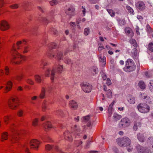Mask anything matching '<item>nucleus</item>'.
<instances>
[{
  "mask_svg": "<svg viewBox=\"0 0 153 153\" xmlns=\"http://www.w3.org/2000/svg\"><path fill=\"white\" fill-rule=\"evenodd\" d=\"M27 44V41L25 40L18 41L16 45H14L12 50L13 54V59L12 62L16 64H20L22 61L26 60V57L21 55L20 53H25L29 51L28 46H25Z\"/></svg>",
  "mask_w": 153,
  "mask_h": 153,
  "instance_id": "1",
  "label": "nucleus"
},
{
  "mask_svg": "<svg viewBox=\"0 0 153 153\" xmlns=\"http://www.w3.org/2000/svg\"><path fill=\"white\" fill-rule=\"evenodd\" d=\"M13 117L12 116H5L4 117V120L6 124H8L9 123H11L10 128V130L12 132L17 134L23 133V130L18 129L17 126L12 123L13 121Z\"/></svg>",
  "mask_w": 153,
  "mask_h": 153,
  "instance_id": "2",
  "label": "nucleus"
},
{
  "mask_svg": "<svg viewBox=\"0 0 153 153\" xmlns=\"http://www.w3.org/2000/svg\"><path fill=\"white\" fill-rule=\"evenodd\" d=\"M135 68L136 65L133 60L130 59H128L126 62L124 70L126 72H131L134 70Z\"/></svg>",
  "mask_w": 153,
  "mask_h": 153,
  "instance_id": "3",
  "label": "nucleus"
},
{
  "mask_svg": "<svg viewBox=\"0 0 153 153\" xmlns=\"http://www.w3.org/2000/svg\"><path fill=\"white\" fill-rule=\"evenodd\" d=\"M116 140L117 144L121 147H127L131 144V140L127 137L118 138Z\"/></svg>",
  "mask_w": 153,
  "mask_h": 153,
  "instance_id": "4",
  "label": "nucleus"
},
{
  "mask_svg": "<svg viewBox=\"0 0 153 153\" xmlns=\"http://www.w3.org/2000/svg\"><path fill=\"white\" fill-rule=\"evenodd\" d=\"M10 108L13 109L16 108L18 105V101L16 97H11L8 102Z\"/></svg>",
  "mask_w": 153,
  "mask_h": 153,
  "instance_id": "5",
  "label": "nucleus"
},
{
  "mask_svg": "<svg viewBox=\"0 0 153 153\" xmlns=\"http://www.w3.org/2000/svg\"><path fill=\"white\" fill-rule=\"evenodd\" d=\"M139 111L142 113H145L149 112L150 110L149 106L146 103H140L137 106Z\"/></svg>",
  "mask_w": 153,
  "mask_h": 153,
  "instance_id": "6",
  "label": "nucleus"
},
{
  "mask_svg": "<svg viewBox=\"0 0 153 153\" xmlns=\"http://www.w3.org/2000/svg\"><path fill=\"white\" fill-rule=\"evenodd\" d=\"M82 90L85 93H89L91 92L92 89V86L87 82H82L80 84Z\"/></svg>",
  "mask_w": 153,
  "mask_h": 153,
  "instance_id": "7",
  "label": "nucleus"
},
{
  "mask_svg": "<svg viewBox=\"0 0 153 153\" xmlns=\"http://www.w3.org/2000/svg\"><path fill=\"white\" fill-rule=\"evenodd\" d=\"M131 124L130 120L127 117L122 118L119 123V126L120 128H126L129 126Z\"/></svg>",
  "mask_w": 153,
  "mask_h": 153,
  "instance_id": "8",
  "label": "nucleus"
},
{
  "mask_svg": "<svg viewBox=\"0 0 153 153\" xmlns=\"http://www.w3.org/2000/svg\"><path fill=\"white\" fill-rule=\"evenodd\" d=\"M136 149L138 153H151L148 148H144L139 145L137 146Z\"/></svg>",
  "mask_w": 153,
  "mask_h": 153,
  "instance_id": "9",
  "label": "nucleus"
},
{
  "mask_svg": "<svg viewBox=\"0 0 153 153\" xmlns=\"http://www.w3.org/2000/svg\"><path fill=\"white\" fill-rule=\"evenodd\" d=\"M135 120L136 123L134 124L133 129V130L136 131L137 130L138 128H140L141 126V124L140 122L142 120V119L139 116H137L135 117Z\"/></svg>",
  "mask_w": 153,
  "mask_h": 153,
  "instance_id": "10",
  "label": "nucleus"
},
{
  "mask_svg": "<svg viewBox=\"0 0 153 153\" xmlns=\"http://www.w3.org/2000/svg\"><path fill=\"white\" fill-rule=\"evenodd\" d=\"M10 27L8 22L4 20H2L0 22V29L3 31L8 30Z\"/></svg>",
  "mask_w": 153,
  "mask_h": 153,
  "instance_id": "11",
  "label": "nucleus"
},
{
  "mask_svg": "<svg viewBox=\"0 0 153 153\" xmlns=\"http://www.w3.org/2000/svg\"><path fill=\"white\" fill-rule=\"evenodd\" d=\"M40 143L37 140H32L30 142V147L31 149L37 150L39 147Z\"/></svg>",
  "mask_w": 153,
  "mask_h": 153,
  "instance_id": "12",
  "label": "nucleus"
},
{
  "mask_svg": "<svg viewBox=\"0 0 153 153\" xmlns=\"http://www.w3.org/2000/svg\"><path fill=\"white\" fill-rule=\"evenodd\" d=\"M82 121L86 124L87 126L90 128L92 127V125L91 124L90 120V116L89 115L83 117L82 119Z\"/></svg>",
  "mask_w": 153,
  "mask_h": 153,
  "instance_id": "13",
  "label": "nucleus"
},
{
  "mask_svg": "<svg viewBox=\"0 0 153 153\" xmlns=\"http://www.w3.org/2000/svg\"><path fill=\"white\" fill-rule=\"evenodd\" d=\"M42 126L44 130L46 131H50L53 128L51 123L48 121L43 123Z\"/></svg>",
  "mask_w": 153,
  "mask_h": 153,
  "instance_id": "14",
  "label": "nucleus"
},
{
  "mask_svg": "<svg viewBox=\"0 0 153 153\" xmlns=\"http://www.w3.org/2000/svg\"><path fill=\"white\" fill-rule=\"evenodd\" d=\"M135 5L137 8L140 11L143 10L146 7L145 4L143 2L141 1L136 2Z\"/></svg>",
  "mask_w": 153,
  "mask_h": 153,
  "instance_id": "15",
  "label": "nucleus"
},
{
  "mask_svg": "<svg viewBox=\"0 0 153 153\" xmlns=\"http://www.w3.org/2000/svg\"><path fill=\"white\" fill-rule=\"evenodd\" d=\"M99 61L102 66H104L106 64V58L105 56H102L101 55H98Z\"/></svg>",
  "mask_w": 153,
  "mask_h": 153,
  "instance_id": "16",
  "label": "nucleus"
},
{
  "mask_svg": "<svg viewBox=\"0 0 153 153\" xmlns=\"http://www.w3.org/2000/svg\"><path fill=\"white\" fill-rule=\"evenodd\" d=\"M69 105L70 108L74 110L77 109L78 107L76 102L74 100H71L69 102Z\"/></svg>",
  "mask_w": 153,
  "mask_h": 153,
  "instance_id": "17",
  "label": "nucleus"
},
{
  "mask_svg": "<svg viewBox=\"0 0 153 153\" xmlns=\"http://www.w3.org/2000/svg\"><path fill=\"white\" fill-rule=\"evenodd\" d=\"M126 34L130 37H132L134 36V33L131 29L129 27H126L125 30Z\"/></svg>",
  "mask_w": 153,
  "mask_h": 153,
  "instance_id": "18",
  "label": "nucleus"
},
{
  "mask_svg": "<svg viewBox=\"0 0 153 153\" xmlns=\"http://www.w3.org/2000/svg\"><path fill=\"white\" fill-rule=\"evenodd\" d=\"M13 83L11 81H8L7 83L4 93L7 92L11 89L12 87Z\"/></svg>",
  "mask_w": 153,
  "mask_h": 153,
  "instance_id": "19",
  "label": "nucleus"
},
{
  "mask_svg": "<svg viewBox=\"0 0 153 153\" xmlns=\"http://www.w3.org/2000/svg\"><path fill=\"white\" fill-rule=\"evenodd\" d=\"M127 99L128 102L130 104H134L135 103V98L131 95H128L127 97Z\"/></svg>",
  "mask_w": 153,
  "mask_h": 153,
  "instance_id": "20",
  "label": "nucleus"
},
{
  "mask_svg": "<svg viewBox=\"0 0 153 153\" xmlns=\"http://www.w3.org/2000/svg\"><path fill=\"white\" fill-rule=\"evenodd\" d=\"M56 69V68L54 67L51 71V79L52 82H53L54 79L56 78V76L55 75Z\"/></svg>",
  "mask_w": 153,
  "mask_h": 153,
  "instance_id": "21",
  "label": "nucleus"
},
{
  "mask_svg": "<svg viewBox=\"0 0 153 153\" xmlns=\"http://www.w3.org/2000/svg\"><path fill=\"white\" fill-rule=\"evenodd\" d=\"M23 78V76L22 75H17L14 78V79L13 80V82L14 84H16L17 83V82H16L15 81V79L18 82H20L21 80Z\"/></svg>",
  "mask_w": 153,
  "mask_h": 153,
  "instance_id": "22",
  "label": "nucleus"
},
{
  "mask_svg": "<svg viewBox=\"0 0 153 153\" xmlns=\"http://www.w3.org/2000/svg\"><path fill=\"white\" fill-rule=\"evenodd\" d=\"M74 9L73 7H71L69 8L67 10L65 13L67 15L72 16L74 14Z\"/></svg>",
  "mask_w": 153,
  "mask_h": 153,
  "instance_id": "23",
  "label": "nucleus"
},
{
  "mask_svg": "<svg viewBox=\"0 0 153 153\" xmlns=\"http://www.w3.org/2000/svg\"><path fill=\"white\" fill-rule=\"evenodd\" d=\"M45 89L44 87L42 88L41 92L39 95V97L41 99L44 98L45 96Z\"/></svg>",
  "mask_w": 153,
  "mask_h": 153,
  "instance_id": "24",
  "label": "nucleus"
},
{
  "mask_svg": "<svg viewBox=\"0 0 153 153\" xmlns=\"http://www.w3.org/2000/svg\"><path fill=\"white\" fill-rule=\"evenodd\" d=\"M58 61L62 59L63 58V56L62 53L61 52H58L56 56L55 57Z\"/></svg>",
  "mask_w": 153,
  "mask_h": 153,
  "instance_id": "25",
  "label": "nucleus"
},
{
  "mask_svg": "<svg viewBox=\"0 0 153 153\" xmlns=\"http://www.w3.org/2000/svg\"><path fill=\"white\" fill-rule=\"evenodd\" d=\"M138 86L141 89H144L146 88V85L144 82L142 81L139 82Z\"/></svg>",
  "mask_w": 153,
  "mask_h": 153,
  "instance_id": "26",
  "label": "nucleus"
},
{
  "mask_svg": "<svg viewBox=\"0 0 153 153\" xmlns=\"http://www.w3.org/2000/svg\"><path fill=\"white\" fill-rule=\"evenodd\" d=\"M34 78L35 80L37 82L40 83L42 81L41 77L39 75L36 74L34 76Z\"/></svg>",
  "mask_w": 153,
  "mask_h": 153,
  "instance_id": "27",
  "label": "nucleus"
},
{
  "mask_svg": "<svg viewBox=\"0 0 153 153\" xmlns=\"http://www.w3.org/2000/svg\"><path fill=\"white\" fill-rule=\"evenodd\" d=\"M137 138L138 140L141 142H143L145 140V138L144 137L143 134H138Z\"/></svg>",
  "mask_w": 153,
  "mask_h": 153,
  "instance_id": "28",
  "label": "nucleus"
},
{
  "mask_svg": "<svg viewBox=\"0 0 153 153\" xmlns=\"http://www.w3.org/2000/svg\"><path fill=\"white\" fill-rule=\"evenodd\" d=\"M113 117L115 120H119L122 117V116L116 113H114Z\"/></svg>",
  "mask_w": 153,
  "mask_h": 153,
  "instance_id": "29",
  "label": "nucleus"
},
{
  "mask_svg": "<svg viewBox=\"0 0 153 153\" xmlns=\"http://www.w3.org/2000/svg\"><path fill=\"white\" fill-rule=\"evenodd\" d=\"M47 105L46 101L45 100H44L42 105V108L43 111H45L46 110L47 108Z\"/></svg>",
  "mask_w": 153,
  "mask_h": 153,
  "instance_id": "30",
  "label": "nucleus"
},
{
  "mask_svg": "<svg viewBox=\"0 0 153 153\" xmlns=\"http://www.w3.org/2000/svg\"><path fill=\"white\" fill-rule=\"evenodd\" d=\"M39 119L38 118L34 119L32 121V125L33 126H36L38 125Z\"/></svg>",
  "mask_w": 153,
  "mask_h": 153,
  "instance_id": "31",
  "label": "nucleus"
},
{
  "mask_svg": "<svg viewBox=\"0 0 153 153\" xmlns=\"http://www.w3.org/2000/svg\"><path fill=\"white\" fill-rule=\"evenodd\" d=\"M65 139L70 141H71L72 140V138L71 135V134H65Z\"/></svg>",
  "mask_w": 153,
  "mask_h": 153,
  "instance_id": "32",
  "label": "nucleus"
},
{
  "mask_svg": "<svg viewBox=\"0 0 153 153\" xmlns=\"http://www.w3.org/2000/svg\"><path fill=\"white\" fill-rule=\"evenodd\" d=\"M48 64V63L44 60L42 59L41 61L40 62V66H43L44 67L47 66Z\"/></svg>",
  "mask_w": 153,
  "mask_h": 153,
  "instance_id": "33",
  "label": "nucleus"
},
{
  "mask_svg": "<svg viewBox=\"0 0 153 153\" xmlns=\"http://www.w3.org/2000/svg\"><path fill=\"white\" fill-rule=\"evenodd\" d=\"M71 131H77L78 132L79 131V128L76 125L73 126L71 127Z\"/></svg>",
  "mask_w": 153,
  "mask_h": 153,
  "instance_id": "34",
  "label": "nucleus"
},
{
  "mask_svg": "<svg viewBox=\"0 0 153 153\" xmlns=\"http://www.w3.org/2000/svg\"><path fill=\"white\" fill-rule=\"evenodd\" d=\"M51 71V69L49 68H48L47 69L45 73V77H49L50 76Z\"/></svg>",
  "mask_w": 153,
  "mask_h": 153,
  "instance_id": "35",
  "label": "nucleus"
},
{
  "mask_svg": "<svg viewBox=\"0 0 153 153\" xmlns=\"http://www.w3.org/2000/svg\"><path fill=\"white\" fill-rule=\"evenodd\" d=\"M56 45L55 43H51L49 45V48L50 49L55 48L56 47Z\"/></svg>",
  "mask_w": 153,
  "mask_h": 153,
  "instance_id": "36",
  "label": "nucleus"
},
{
  "mask_svg": "<svg viewBox=\"0 0 153 153\" xmlns=\"http://www.w3.org/2000/svg\"><path fill=\"white\" fill-rule=\"evenodd\" d=\"M90 29L88 28H85L84 30V34L87 36L90 33Z\"/></svg>",
  "mask_w": 153,
  "mask_h": 153,
  "instance_id": "37",
  "label": "nucleus"
},
{
  "mask_svg": "<svg viewBox=\"0 0 153 153\" xmlns=\"http://www.w3.org/2000/svg\"><path fill=\"white\" fill-rule=\"evenodd\" d=\"M24 114V111L22 109H19L17 112L18 116L19 117H22Z\"/></svg>",
  "mask_w": 153,
  "mask_h": 153,
  "instance_id": "38",
  "label": "nucleus"
},
{
  "mask_svg": "<svg viewBox=\"0 0 153 153\" xmlns=\"http://www.w3.org/2000/svg\"><path fill=\"white\" fill-rule=\"evenodd\" d=\"M25 81L27 83L30 85H33L34 84L33 81L30 79L28 78L26 79Z\"/></svg>",
  "mask_w": 153,
  "mask_h": 153,
  "instance_id": "39",
  "label": "nucleus"
},
{
  "mask_svg": "<svg viewBox=\"0 0 153 153\" xmlns=\"http://www.w3.org/2000/svg\"><path fill=\"white\" fill-rule=\"evenodd\" d=\"M63 67L62 65H58L57 69L59 73H61L63 70Z\"/></svg>",
  "mask_w": 153,
  "mask_h": 153,
  "instance_id": "40",
  "label": "nucleus"
},
{
  "mask_svg": "<svg viewBox=\"0 0 153 153\" xmlns=\"http://www.w3.org/2000/svg\"><path fill=\"white\" fill-rule=\"evenodd\" d=\"M98 69L96 67H94L93 68L92 70V72L93 74H97L98 72Z\"/></svg>",
  "mask_w": 153,
  "mask_h": 153,
  "instance_id": "41",
  "label": "nucleus"
},
{
  "mask_svg": "<svg viewBox=\"0 0 153 153\" xmlns=\"http://www.w3.org/2000/svg\"><path fill=\"white\" fill-rule=\"evenodd\" d=\"M130 43L131 44L133 45L136 47L137 46V44L135 40L134 39H131L130 40Z\"/></svg>",
  "mask_w": 153,
  "mask_h": 153,
  "instance_id": "42",
  "label": "nucleus"
},
{
  "mask_svg": "<svg viewBox=\"0 0 153 153\" xmlns=\"http://www.w3.org/2000/svg\"><path fill=\"white\" fill-rule=\"evenodd\" d=\"M126 8L127 10H128V12L130 13L131 14H134V11L133 9L130 6H126Z\"/></svg>",
  "mask_w": 153,
  "mask_h": 153,
  "instance_id": "43",
  "label": "nucleus"
},
{
  "mask_svg": "<svg viewBox=\"0 0 153 153\" xmlns=\"http://www.w3.org/2000/svg\"><path fill=\"white\" fill-rule=\"evenodd\" d=\"M112 106L111 105H110L108 109V112L109 113L108 116L110 117L111 116L112 114L111 110L112 108Z\"/></svg>",
  "mask_w": 153,
  "mask_h": 153,
  "instance_id": "44",
  "label": "nucleus"
},
{
  "mask_svg": "<svg viewBox=\"0 0 153 153\" xmlns=\"http://www.w3.org/2000/svg\"><path fill=\"white\" fill-rule=\"evenodd\" d=\"M107 11L111 16H115V13L112 10L108 9L107 10Z\"/></svg>",
  "mask_w": 153,
  "mask_h": 153,
  "instance_id": "45",
  "label": "nucleus"
},
{
  "mask_svg": "<svg viewBox=\"0 0 153 153\" xmlns=\"http://www.w3.org/2000/svg\"><path fill=\"white\" fill-rule=\"evenodd\" d=\"M64 61L65 63L68 64H70L72 63L71 59L68 58H65L64 59Z\"/></svg>",
  "mask_w": 153,
  "mask_h": 153,
  "instance_id": "46",
  "label": "nucleus"
},
{
  "mask_svg": "<svg viewBox=\"0 0 153 153\" xmlns=\"http://www.w3.org/2000/svg\"><path fill=\"white\" fill-rule=\"evenodd\" d=\"M118 23L121 26L124 25L125 24V21L124 19H120L118 20Z\"/></svg>",
  "mask_w": 153,
  "mask_h": 153,
  "instance_id": "47",
  "label": "nucleus"
},
{
  "mask_svg": "<svg viewBox=\"0 0 153 153\" xmlns=\"http://www.w3.org/2000/svg\"><path fill=\"white\" fill-rule=\"evenodd\" d=\"M99 46L98 48V50L99 52H101L102 50L104 49V47L102 44L100 43L99 44Z\"/></svg>",
  "mask_w": 153,
  "mask_h": 153,
  "instance_id": "48",
  "label": "nucleus"
},
{
  "mask_svg": "<svg viewBox=\"0 0 153 153\" xmlns=\"http://www.w3.org/2000/svg\"><path fill=\"white\" fill-rule=\"evenodd\" d=\"M7 134H1V140L3 141L4 140H6L7 139Z\"/></svg>",
  "mask_w": 153,
  "mask_h": 153,
  "instance_id": "49",
  "label": "nucleus"
},
{
  "mask_svg": "<svg viewBox=\"0 0 153 153\" xmlns=\"http://www.w3.org/2000/svg\"><path fill=\"white\" fill-rule=\"evenodd\" d=\"M63 113V111L61 109L58 110L56 111L57 114L59 115L61 117L63 116L62 115Z\"/></svg>",
  "mask_w": 153,
  "mask_h": 153,
  "instance_id": "50",
  "label": "nucleus"
},
{
  "mask_svg": "<svg viewBox=\"0 0 153 153\" xmlns=\"http://www.w3.org/2000/svg\"><path fill=\"white\" fill-rule=\"evenodd\" d=\"M149 86V89L151 91L153 92V81H150Z\"/></svg>",
  "mask_w": 153,
  "mask_h": 153,
  "instance_id": "51",
  "label": "nucleus"
},
{
  "mask_svg": "<svg viewBox=\"0 0 153 153\" xmlns=\"http://www.w3.org/2000/svg\"><path fill=\"white\" fill-rule=\"evenodd\" d=\"M52 148V146L48 144L45 146V149L47 151L50 150Z\"/></svg>",
  "mask_w": 153,
  "mask_h": 153,
  "instance_id": "52",
  "label": "nucleus"
},
{
  "mask_svg": "<svg viewBox=\"0 0 153 153\" xmlns=\"http://www.w3.org/2000/svg\"><path fill=\"white\" fill-rule=\"evenodd\" d=\"M107 95L108 98H110L111 97L112 92L111 90L109 89L107 91Z\"/></svg>",
  "mask_w": 153,
  "mask_h": 153,
  "instance_id": "53",
  "label": "nucleus"
},
{
  "mask_svg": "<svg viewBox=\"0 0 153 153\" xmlns=\"http://www.w3.org/2000/svg\"><path fill=\"white\" fill-rule=\"evenodd\" d=\"M58 1L56 0H53L50 2V4L52 6L56 4L58 2Z\"/></svg>",
  "mask_w": 153,
  "mask_h": 153,
  "instance_id": "54",
  "label": "nucleus"
},
{
  "mask_svg": "<svg viewBox=\"0 0 153 153\" xmlns=\"http://www.w3.org/2000/svg\"><path fill=\"white\" fill-rule=\"evenodd\" d=\"M149 48L150 51L153 52V43H151L149 44Z\"/></svg>",
  "mask_w": 153,
  "mask_h": 153,
  "instance_id": "55",
  "label": "nucleus"
},
{
  "mask_svg": "<svg viewBox=\"0 0 153 153\" xmlns=\"http://www.w3.org/2000/svg\"><path fill=\"white\" fill-rule=\"evenodd\" d=\"M48 54L50 58H54L55 57V55L52 53V51H48Z\"/></svg>",
  "mask_w": 153,
  "mask_h": 153,
  "instance_id": "56",
  "label": "nucleus"
},
{
  "mask_svg": "<svg viewBox=\"0 0 153 153\" xmlns=\"http://www.w3.org/2000/svg\"><path fill=\"white\" fill-rule=\"evenodd\" d=\"M5 74L6 75H8L9 72V68L7 66H5L4 68Z\"/></svg>",
  "mask_w": 153,
  "mask_h": 153,
  "instance_id": "57",
  "label": "nucleus"
},
{
  "mask_svg": "<svg viewBox=\"0 0 153 153\" xmlns=\"http://www.w3.org/2000/svg\"><path fill=\"white\" fill-rule=\"evenodd\" d=\"M147 142L153 144V138L152 137H149L148 140H147ZM152 148H153V145L152 146Z\"/></svg>",
  "mask_w": 153,
  "mask_h": 153,
  "instance_id": "58",
  "label": "nucleus"
},
{
  "mask_svg": "<svg viewBox=\"0 0 153 153\" xmlns=\"http://www.w3.org/2000/svg\"><path fill=\"white\" fill-rule=\"evenodd\" d=\"M10 8L13 9L17 8L18 7V5L17 4H15L10 5Z\"/></svg>",
  "mask_w": 153,
  "mask_h": 153,
  "instance_id": "59",
  "label": "nucleus"
},
{
  "mask_svg": "<svg viewBox=\"0 0 153 153\" xmlns=\"http://www.w3.org/2000/svg\"><path fill=\"white\" fill-rule=\"evenodd\" d=\"M81 9V10L82 11L83 13V16H85V14L86 12L85 8L84 7L82 6Z\"/></svg>",
  "mask_w": 153,
  "mask_h": 153,
  "instance_id": "60",
  "label": "nucleus"
},
{
  "mask_svg": "<svg viewBox=\"0 0 153 153\" xmlns=\"http://www.w3.org/2000/svg\"><path fill=\"white\" fill-rule=\"evenodd\" d=\"M144 98L145 99H146L147 98V100L146 101L147 102L149 103L151 102L150 101V99L149 97H145Z\"/></svg>",
  "mask_w": 153,
  "mask_h": 153,
  "instance_id": "61",
  "label": "nucleus"
},
{
  "mask_svg": "<svg viewBox=\"0 0 153 153\" xmlns=\"http://www.w3.org/2000/svg\"><path fill=\"white\" fill-rule=\"evenodd\" d=\"M136 33H137V35H139L140 33V32H139V27H138L137 26H136V27L135 29Z\"/></svg>",
  "mask_w": 153,
  "mask_h": 153,
  "instance_id": "62",
  "label": "nucleus"
},
{
  "mask_svg": "<svg viewBox=\"0 0 153 153\" xmlns=\"http://www.w3.org/2000/svg\"><path fill=\"white\" fill-rule=\"evenodd\" d=\"M106 84L109 85L111 84V81L110 79L109 78H107L106 80Z\"/></svg>",
  "mask_w": 153,
  "mask_h": 153,
  "instance_id": "63",
  "label": "nucleus"
},
{
  "mask_svg": "<svg viewBox=\"0 0 153 153\" xmlns=\"http://www.w3.org/2000/svg\"><path fill=\"white\" fill-rule=\"evenodd\" d=\"M38 98V97L37 96H33L31 97V100L32 101H35Z\"/></svg>",
  "mask_w": 153,
  "mask_h": 153,
  "instance_id": "64",
  "label": "nucleus"
}]
</instances>
